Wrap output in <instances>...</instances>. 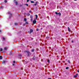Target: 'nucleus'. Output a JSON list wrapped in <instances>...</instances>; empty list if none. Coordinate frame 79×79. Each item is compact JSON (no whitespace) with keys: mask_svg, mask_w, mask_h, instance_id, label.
<instances>
[{"mask_svg":"<svg viewBox=\"0 0 79 79\" xmlns=\"http://www.w3.org/2000/svg\"><path fill=\"white\" fill-rule=\"evenodd\" d=\"M8 13L10 15L9 18H10V16H12V14L10 12H8Z\"/></svg>","mask_w":79,"mask_h":79,"instance_id":"1","label":"nucleus"},{"mask_svg":"<svg viewBox=\"0 0 79 79\" xmlns=\"http://www.w3.org/2000/svg\"><path fill=\"white\" fill-rule=\"evenodd\" d=\"M27 53L28 54V56L31 55V53L29 51H27Z\"/></svg>","mask_w":79,"mask_h":79,"instance_id":"2","label":"nucleus"},{"mask_svg":"<svg viewBox=\"0 0 79 79\" xmlns=\"http://www.w3.org/2000/svg\"><path fill=\"white\" fill-rule=\"evenodd\" d=\"M16 0H14V3L15 4V5H18V2L16 1H15Z\"/></svg>","mask_w":79,"mask_h":79,"instance_id":"3","label":"nucleus"},{"mask_svg":"<svg viewBox=\"0 0 79 79\" xmlns=\"http://www.w3.org/2000/svg\"><path fill=\"white\" fill-rule=\"evenodd\" d=\"M37 22V21L36 20H34L33 21V24H35Z\"/></svg>","mask_w":79,"mask_h":79,"instance_id":"4","label":"nucleus"},{"mask_svg":"<svg viewBox=\"0 0 79 79\" xmlns=\"http://www.w3.org/2000/svg\"><path fill=\"white\" fill-rule=\"evenodd\" d=\"M33 32V30H32V29H31L30 30V34H31L32 32Z\"/></svg>","mask_w":79,"mask_h":79,"instance_id":"5","label":"nucleus"},{"mask_svg":"<svg viewBox=\"0 0 79 79\" xmlns=\"http://www.w3.org/2000/svg\"><path fill=\"white\" fill-rule=\"evenodd\" d=\"M37 4H39V2H36L35 4V5L36 6L37 5Z\"/></svg>","mask_w":79,"mask_h":79,"instance_id":"6","label":"nucleus"},{"mask_svg":"<svg viewBox=\"0 0 79 79\" xmlns=\"http://www.w3.org/2000/svg\"><path fill=\"white\" fill-rule=\"evenodd\" d=\"M18 24V23H15V26H17V25Z\"/></svg>","mask_w":79,"mask_h":79,"instance_id":"7","label":"nucleus"},{"mask_svg":"<svg viewBox=\"0 0 79 79\" xmlns=\"http://www.w3.org/2000/svg\"><path fill=\"white\" fill-rule=\"evenodd\" d=\"M13 63L14 64H13V66H15V61H13Z\"/></svg>","mask_w":79,"mask_h":79,"instance_id":"8","label":"nucleus"},{"mask_svg":"<svg viewBox=\"0 0 79 79\" xmlns=\"http://www.w3.org/2000/svg\"><path fill=\"white\" fill-rule=\"evenodd\" d=\"M4 50H7V48H6V47H5L4 48Z\"/></svg>","mask_w":79,"mask_h":79,"instance_id":"9","label":"nucleus"},{"mask_svg":"<svg viewBox=\"0 0 79 79\" xmlns=\"http://www.w3.org/2000/svg\"><path fill=\"white\" fill-rule=\"evenodd\" d=\"M31 52H34V49H32L31 50Z\"/></svg>","mask_w":79,"mask_h":79,"instance_id":"10","label":"nucleus"},{"mask_svg":"<svg viewBox=\"0 0 79 79\" xmlns=\"http://www.w3.org/2000/svg\"><path fill=\"white\" fill-rule=\"evenodd\" d=\"M35 16L36 17V18H38V15H35Z\"/></svg>","mask_w":79,"mask_h":79,"instance_id":"11","label":"nucleus"},{"mask_svg":"<svg viewBox=\"0 0 79 79\" xmlns=\"http://www.w3.org/2000/svg\"><path fill=\"white\" fill-rule=\"evenodd\" d=\"M26 24H29V23H28V22H26Z\"/></svg>","mask_w":79,"mask_h":79,"instance_id":"12","label":"nucleus"},{"mask_svg":"<svg viewBox=\"0 0 79 79\" xmlns=\"http://www.w3.org/2000/svg\"><path fill=\"white\" fill-rule=\"evenodd\" d=\"M0 8H1V9H3V7L2 6H1L0 7Z\"/></svg>","mask_w":79,"mask_h":79,"instance_id":"13","label":"nucleus"},{"mask_svg":"<svg viewBox=\"0 0 79 79\" xmlns=\"http://www.w3.org/2000/svg\"><path fill=\"white\" fill-rule=\"evenodd\" d=\"M2 64H4V63H5V61H4L2 62Z\"/></svg>","mask_w":79,"mask_h":79,"instance_id":"14","label":"nucleus"},{"mask_svg":"<svg viewBox=\"0 0 79 79\" xmlns=\"http://www.w3.org/2000/svg\"><path fill=\"white\" fill-rule=\"evenodd\" d=\"M0 60H2V56H0Z\"/></svg>","mask_w":79,"mask_h":79,"instance_id":"15","label":"nucleus"},{"mask_svg":"<svg viewBox=\"0 0 79 79\" xmlns=\"http://www.w3.org/2000/svg\"><path fill=\"white\" fill-rule=\"evenodd\" d=\"M31 3H34V2L33 1H31Z\"/></svg>","mask_w":79,"mask_h":79,"instance_id":"16","label":"nucleus"},{"mask_svg":"<svg viewBox=\"0 0 79 79\" xmlns=\"http://www.w3.org/2000/svg\"><path fill=\"white\" fill-rule=\"evenodd\" d=\"M26 21H27V19H26V18H25V19H24V21L26 22Z\"/></svg>","mask_w":79,"mask_h":79,"instance_id":"17","label":"nucleus"},{"mask_svg":"<svg viewBox=\"0 0 79 79\" xmlns=\"http://www.w3.org/2000/svg\"><path fill=\"white\" fill-rule=\"evenodd\" d=\"M58 15H59V16H61V13H60V12L59 13Z\"/></svg>","mask_w":79,"mask_h":79,"instance_id":"18","label":"nucleus"},{"mask_svg":"<svg viewBox=\"0 0 79 79\" xmlns=\"http://www.w3.org/2000/svg\"><path fill=\"white\" fill-rule=\"evenodd\" d=\"M25 5H27V6H28L29 5L27 4H25Z\"/></svg>","mask_w":79,"mask_h":79,"instance_id":"19","label":"nucleus"},{"mask_svg":"<svg viewBox=\"0 0 79 79\" xmlns=\"http://www.w3.org/2000/svg\"><path fill=\"white\" fill-rule=\"evenodd\" d=\"M33 17L31 15L30 18L32 19V18Z\"/></svg>","mask_w":79,"mask_h":79,"instance_id":"20","label":"nucleus"},{"mask_svg":"<svg viewBox=\"0 0 79 79\" xmlns=\"http://www.w3.org/2000/svg\"><path fill=\"white\" fill-rule=\"evenodd\" d=\"M27 16H29V15H30V14L29 13H28L27 14Z\"/></svg>","mask_w":79,"mask_h":79,"instance_id":"21","label":"nucleus"},{"mask_svg":"<svg viewBox=\"0 0 79 79\" xmlns=\"http://www.w3.org/2000/svg\"><path fill=\"white\" fill-rule=\"evenodd\" d=\"M2 50H3V49H2V48H1L0 50V52H2Z\"/></svg>","mask_w":79,"mask_h":79,"instance_id":"22","label":"nucleus"},{"mask_svg":"<svg viewBox=\"0 0 79 79\" xmlns=\"http://www.w3.org/2000/svg\"><path fill=\"white\" fill-rule=\"evenodd\" d=\"M4 2H5V3H6V2H7V1L5 0L4 1Z\"/></svg>","mask_w":79,"mask_h":79,"instance_id":"23","label":"nucleus"},{"mask_svg":"<svg viewBox=\"0 0 79 79\" xmlns=\"http://www.w3.org/2000/svg\"><path fill=\"white\" fill-rule=\"evenodd\" d=\"M37 19V18H35V19H34V20L36 21V20Z\"/></svg>","mask_w":79,"mask_h":79,"instance_id":"24","label":"nucleus"},{"mask_svg":"<svg viewBox=\"0 0 79 79\" xmlns=\"http://www.w3.org/2000/svg\"><path fill=\"white\" fill-rule=\"evenodd\" d=\"M69 68V67H67L66 68V69H68Z\"/></svg>","mask_w":79,"mask_h":79,"instance_id":"25","label":"nucleus"},{"mask_svg":"<svg viewBox=\"0 0 79 79\" xmlns=\"http://www.w3.org/2000/svg\"><path fill=\"white\" fill-rule=\"evenodd\" d=\"M68 31H70V29L69 27H68Z\"/></svg>","mask_w":79,"mask_h":79,"instance_id":"26","label":"nucleus"},{"mask_svg":"<svg viewBox=\"0 0 79 79\" xmlns=\"http://www.w3.org/2000/svg\"><path fill=\"white\" fill-rule=\"evenodd\" d=\"M74 77L76 78V77H77V76L76 75H75V76H74Z\"/></svg>","mask_w":79,"mask_h":79,"instance_id":"27","label":"nucleus"},{"mask_svg":"<svg viewBox=\"0 0 79 79\" xmlns=\"http://www.w3.org/2000/svg\"><path fill=\"white\" fill-rule=\"evenodd\" d=\"M2 39H3V40H5V38H4V37H2Z\"/></svg>","mask_w":79,"mask_h":79,"instance_id":"28","label":"nucleus"},{"mask_svg":"<svg viewBox=\"0 0 79 79\" xmlns=\"http://www.w3.org/2000/svg\"><path fill=\"white\" fill-rule=\"evenodd\" d=\"M55 13H56V15H58V12H55Z\"/></svg>","mask_w":79,"mask_h":79,"instance_id":"29","label":"nucleus"},{"mask_svg":"<svg viewBox=\"0 0 79 79\" xmlns=\"http://www.w3.org/2000/svg\"><path fill=\"white\" fill-rule=\"evenodd\" d=\"M48 63H49V62H50V60H48Z\"/></svg>","mask_w":79,"mask_h":79,"instance_id":"30","label":"nucleus"},{"mask_svg":"<svg viewBox=\"0 0 79 79\" xmlns=\"http://www.w3.org/2000/svg\"><path fill=\"white\" fill-rule=\"evenodd\" d=\"M29 0H27V2H29Z\"/></svg>","mask_w":79,"mask_h":79,"instance_id":"31","label":"nucleus"},{"mask_svg":"<svg viewBox=\"0 0 79 79\" xmlns=\"http://www.w3.org/2000/svg\"><path fill=\"white\" fill-rule=\"evenodd\" d=\"M33 58H34V60L35 59V56H34L33 57Z\"/></svg>","mask_w":79,"mask_h":79,"instance_id":"32","label":"nucleus"},{"mask_svg":"<svg viewBox=\"0 0 79 79\" xmlns=\"http://www.w3.org/2000/svg\"><path fill=\"white\" fill-rule=\"evenodd\" d=\"M33 19L32 18L31 19V21H32Z\"/></svg>","mask_w":79,"mask_h":79,"instance_id":"33","label":"nucleus"},{"mask_svg":"<svg viewBox=\"0 0 79 79\" xmlns=\"http://www.w3.org/2000/svg\"><path fill=\"white\" fill-rule=\"evenodd\" d=\"M68 63H70V61H68Z\"/></svg>","mask_w":79,"mask_h":79,"instance_id":"34","label":"nucleus"},{"mask_svg":"<svg viewBox=\"0 0 79 79\" xmlns=\"http://www.w3.org/2000/svg\"><path fill=\"white\" fill-rule=\"evenodd\" d=\"M76 76H78V74H77V73L76 74Z\"/></svg>","mask_w":79,"mask_h":79,"instance_id":"35","label":"nucleus"},{"mask_svg":"<svg viewBox=\"0 0 79 79\" xmlns=\"http://www.w3.org/2000/svg\"><path fill=\"white\" fill-rule=\"evenodd\" d=\"M26 25V23L25 24V23H24V24H23V26H25V25Z\"/></svg>","mask_w":79,"mask_h":79,"instance_id":"36","label":"nucleus"},{"mask_svg":"<svg viewBox=\"0 0 79 79\" xmlns=\"http://www.w3.org/2000/svg\"><path fill=\"white\" fill-rule=\"evenodd\" d=\"M31 10H30V11H29L30 13H31Z\"/></svg>","mask_w":79,"mask_h":79,"instance_id":"37","label":"nucleus"},{"mask_svg":"<svg viewBox=\"0 0 79 79\" xmlns=\"http://www.w3.org/2000/svg\"><path fill=\"white\" fill-rule=\"evenodd\" d=\"M11 35V34H10V35Z\"/></svg>","mask_w":79,"mask_h":79,"instance_id":"38","label":"nucleus"},{"mask_svg":"<svg viewBox=\"0 0 79 79\" xmlns=\"http://www.w3.org/2000/svg\"><path fill=\"white\" fill-rule=\"evenodd\" d=\"M19 56H20V54H19Z\"/></svg>","mask_w":79,"mask_h":79,"instance_id":"39","label":"nucleus"},{"mask_svg":"<svg viewBox=\"0 0 79 79\" xmlns=\"http://www.w3.org/2000/svg\"><path fill=\"white\" fill-rule=\"evenodd\" d=\"M38 29H36V31H38Z\"/></svg>","mask_w":79,"mask_h":79,"instance_id":"40","label":"nucleus"},{"mask_svg":"<svg viewBox=\"0 0 79 79\" xmlns=\"http://www.w3.org/2000/svg\"><path fill=\"white\" fill-rule=\"evenodd\" d=\"M48 79H52V78H48Z\"/></svg>","mask_w":79,"mask_h":79,"instance_id":"41","label":"nucleus"},{"mask_svg":"<svg viewBox=\"0 0 79 79\" xmlns=\"http://www.w3.org/2000/svg\"><path fill=\"white\" fill-rule=\"evenodd\" d=\"M77 72H78V73H79V71H77Z\"/></svg>","mask_w":79,"mask_h":79,"instance_id":"42","label":"nucleus"},{"mask_svg":"<svg viewBox=\"0 0 79 79\" xmlns=\"http://www.w3.org/2000/svg\"><path fill=\"white\" fill-rule=\"evenodd\" d=\"M73 42V41H72V42Z\"/></svg>","mask_w":79,"mask_h":79,"instance_id":"43","label":"nucleus"},{"mask_svg":"<svg viewBox=\"0 0 79 79\" xmlns=\"http://www.w3.org/2000/svg\"><path fill=\"white\" fill-rule=\"evenodd\" d=\"M0 32H1V30H0Z\"/></svg>","mask_w":79,"mask_h":79,"instance_id":"44","label":"nucleus"},{"mask_svg":"<svg viewBox=\"0 0 79 79\" xmlns=\"http://www.w3.org/2000/svg\"><path fill=\"white\" fill-rule=\"evenodd\" d=\"M75 0V1H76V0Z\"/></svg>","mask_w":79,"mask_h":79,"instance_id":"45","label":"nucleus"},{"mask_svg":"<svg viewBox=\"0 0 79 79\" xmlns=\"http://www.w3.org/2000/svg\"><path fill=\"white\" fill-rule=\"evenodd\" d=\"M34 0L35 1V0Z\"/></svg>","mask_w":79,"mask_h":79,"instance_id":"46","label":"nucleus"},{"mask_svg":"<svg viewBox=\"0 0 79 79\" xmlns=\"http://www.w3.org/2000/svg\"><path fill=\"white\" fill-rule=\"evenodd\" d=\"M0 26H1L0 25Z\"/></svg>","mask_w":79,"mask_h":79,"instance_id":"47","label":"nucleus"}]
</instances>
